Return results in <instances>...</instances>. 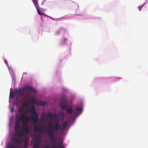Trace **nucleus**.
<instances>
[{"label":"nucleus","instance_id":"obj_24","mask_svg":"<svg viewBox=\"0 0 148 148\" xmlns=\"http://www.w3.org/2000/svg\"><path fill=\"white\" fill-rule=\"evenodd\" d=\"M53 148H57V147L55 145H53Z\"/></svg>","mask_w":148,"mask_h":148},{"label":"nucleus","instance_id":"obj_29","mask_svg":"<svg viewBox=\"0 0 148 148\" xmlns=\"http://www.w3.org/2000/svg\"><path fill=\"white\" fill-rule=\"evenodd\" d=\"M79 9H77L76 10V11H79Z\"/></svg>","mask_w":148,"mask_h":148},{"label":"nucleus","instance_id":"obj_10","mask_svg":"<svg viewBox=\"0 0 148 148\" xmlns=\"http://www.w3.org/2000/svg\"><path fill=\"white\" fill-rule=\"evenodd\" d=\"M25 116L23 114L19 115L17 119L18 121H22L23 123H25L24 119H25Z\"/></svg>","mask_w":148,"mask_h":148},{"label":"nucleus","instance_id":"obj_17","mask_svg":"<svg viewBox=\"0 0 148 148\" xmlns=\"http://www.w3.org/2000/svg\"><path fill=\"white\" fill-rule=\"evenodd\" d=\"M84 10H80V12L78 13V14H76V15H79L80 14H82V13H84Z\"/></svg>","mask_w":148,"mask_h":148},{"label":"nucleus","instance_id":"obj_26","mask_svg":"<svg viewBox=\"0 0 148 148\" xmlns=\"http://www.w3.org/2000/svg\"><path fill=\"white\" fill-rule=\"evenodd\" d=\"M60 32V31H58L57 32V34H58Z\"/></svg>","mask_w":148,"mask_h":148},{"label":"nucleus","instance_id":"obj_18","mask_svg":"<svg viewBox=\"0 0 148 148\" xmlns=\"http://www.w3.org/2000/svg\"><path fill=\"white\" fill-rule=\"evenodd\" d=\"M37 11L38 13L40 15H41V14H43V13H42L39 10H37Z\"/></svg>","mask_w":148,"mask_h":148},{"label":"nucleus","instance_id":"obj_16","mask_svg":"<svg viewBox=\"0 0 148 148\" xmlns=\"http://www.w3.org/2000/svg\"><path fill=\"white\" fill-rule=\"evenodd\" d=\"M24 106L21 107L20 108V110L21 112H23L24 110Z\"/></svg>","mask_w":148,"mask_h":148},{"label":"nucleus","instance_id":"obj_23","mask_svg":"<svg viewBox=\"0 0 148 148\" xmlns=\"http://www.w3.org/2000/svg\"><path fill=\"white\" fill-rule=\"evenodd\" d=\"M33 1L36 4H37L38 3L37 1L36 0H33Z\"/></svg>","mask_w":148,"mask_h":148},{"label":"nucleus","instance_id":"obj_2","mask_svg":"<svg viewBox=\"0 0 148 148\" xmlns=\"http://www.w3.org/2000/svg\"><path fill=\"white\" fill-rule=\"evenodd\" d=\"M14 91L16 95L18 97L21 96L25 97H27L28 95H29L30 91L35 92H36L35 89L29 85H26L23 87L21 89V92L20 91L19 89H18L17 88L15 89Z\"/></svg>","mask_w":148,"mask_h":148},{"label":"nucleus","instance_id":"obj_13","mask_svg":"<svg viewBox=\"0 0 148 148\" xmlns=\"http://www.w3.org/2000/svg\"><path fill=\"white\" fill-rule=\"evenodd\" d=\"M23 106H25V107H27L28 106L29 104L28 102V101H25L23 103Z\"/></svg>","mask_w":148,"mask_h":148},{"label":"nucleus","instance_id":"obj_4","mask_svg":"<svg viewBox=\"0 0 148 148\" xmlns=\"http://www.w3.org/2000/svg\"><path fill=\"white\" fill-rule=\"evenodd\" d=\"M61 101H62L60 103L59 105L61 108L62 110H66L68 113L71 114L73 111V109L70 107L67 108L68 106L66 104L67 98L65 97H64L62 99Z\"/></svg>","mask_w":148,"mask_h":148},{"label":"nucleus","instance_id":"obj_9","mask_svg":"<svg viewBox=\"0 0 148 148\" xmlns=\"http://www.w3.org/2000/svg\"><path fill=\"white\" fill-rule=\"evenodd\" d=\"M46 116L49 118L56 119L58 117V115L56 113L54 114L48 113L46 114Z\"/></svg>","mask_w":148,"mask_h":148},{"label":"nucleus","instance_id":"obj_27","mask_svg":"<svg viewBox=\"0 0 148 148\" xmlns=\"http://www.w3.org/2000/svg\"><path fill=\"white\" fill-rule=\"evenodd\" d=\"M5 62L6 63L8 64V63H7V62L5 60Z\"/></svg>","mask_w":148,"mask_h":148},{"label":"nucleus","instance_id":"obj_31","mask_svg":"<svg viewBox=\"0 0 148 148\" xmlns=\"http://www.w3.org/2000/svg\"><path fill=\"white\" fill-rule=\"evenodd\" d=\"M143 5H142V6L141 7V8H142V7H143Z\"/></svg>","mask_w":148,"mask_h":148},{"label":"nucleus","instance_id":"obj_20","mask_svg":"<svg viewBox=\"0 0 148 148\" xmlns=\"http://www.w3.org/2000/svg\"><path fill=\"white\" fill-rule=\"evenodd\" d=\"M36 145H34L33 148H39V146Z\"/></svg>","mask_w":148,"mask_h":148},{"label":"nucleus","instance_id":"obj_15","mask_svg":"<svg viewBox=\"0 0 148 148\" xmlns=\"http://www.w3.org/2000/svg\"><path fill=\"white\" fill-rule=\"evenodd\" d=\"M76 110H77L79 112H81L82 110V108L81 107H77L76 108Z\"/></svg>","mask_w":148,"mask_h":148},{"label":"nucleus","instance_id":"obj_7","mask_svg":"<svg viewBox=\"0 0 148 148\" xmlns=\"http://www.w3.org/2000/svg\"><path fill=\"white\" fill-rule=\"evenodd\" d=\"M11 140L12 141L15 142L16 144L15 145L9 144L8 145V148H18L19 147L18 144L21 143V140H20L16 137H14L12 138Z\"/></svg>","mask_w":148,"mask_h":148},{"label":"nucleus","instance_id":"obj_19","mask_svg":"<svg viewBox=\"0 0 148 148\" xmlns=\"http://www.w3.org/2000/svg\"><path fill=\"white\" fill-rule=\"evenodd\" d=\"M60 116H62L63 117L64 116V113L63 112H60L59 113Z\"/></svg>","mask_w":148,"mask_h":148},{"label":"nucleus","instance_id":"obj_22","mask_svg":"<svg viewBox=\"0 0 148 148\" xmlns=\"http://www.w3.org/2000/svg\"><path fill=\"white\" fill-rule=\"evenodd\" d=\"M14 108H12L11 109V111L12 112H13L14 111Z\"/></svg>","mask_w":148,"mask_h":148},{"label":"nucleus","instance_id":"obj_21","mask_svg":"<svg viewBox=\"0 0 148 148\" xmlns=\"http://www.w3.org/2000/svg\"><path fill=\"white\" fill-rule=\"evenodd\" d=\"M43 127H40L39 133H40L41 132L43 131Z\"/></svg>","mask_w":148,"mask_h":148},{"label":"nucleus","instance_id":"obj_1","mask_svg":"<svg viewBox=\"0 0 148 148\" xmlns=\"http://www.w3.org/2000/svg\"><path fill=\"white\" fill-rule=\"evenodd\" d=\"M68 123L65 122L63 124V127H61L58 121L56 122L54 125H53L52 123H49V128L46 130L47 131L49 136V139L51 141L52 143H53L56 141L55 138L54 136V133L55 132H58L60 130H64L68 125Z\"/></svg>","mask_w":148,"mask_h":148},{"label":"nucleus","instance_id":"obj_3","mask_svg":"<svg viewBox=\"0 0 148 148\" xmlns=\"http://www.w3.org/2000/svg\"><path fill=\"white\" fill-rule=\"evenodd\" d=\"M29 112H31V115L30 117V119L31 121L33 123L34 129L35 132H39L40 127H38L37 124L38 123V114L35 110V108L33 106L29 108Z\"/></svg>","mask_w":148,"mask_h":148},{"label":"nucleus","instance_id":"obj_11","mask_svg":"<svg viewBox=\"0 0 148 148\" xmlns=\"http://www.w3.org/2000/svg\"><path fill=\"white\" fill-rule=\"evenodd\" d=\"M28 141L25 140L24 142V148H27L28 147Z\"/></svg>","mask_w":148,"mask_h":148},{"label":"nucleus","instance_id":"obj_25","mask_svg":"<svg viewBox=\"0 0 148 148\" xmlns=\"http://www.w3.org/2000/svg\"><path fill=\"white\" fill-rule=\"evenodd\" d=\"M15 105L16 106H18V103L17 102H16V103H15Z\"/></svg>","mask_w":148,"mask_h":148},{"label":"nucleus","instance_id":"obj_12","mask_svg":"<svg viewBox=\"0 0 148 148\" xmlns=\"http://www.w3.org/2000/svg\"><path fill=\"white\" fill-rule=\"evenodd\" d=\"M10 98L13 99L14 97V92H10Z\"/></svg>","mask_w":148,"mask_h":148},{"label":"nucleus","instance_id":"obj_5","mask_svg":"<svg viewBox=\"0 0 148 148\" xmlns=\"http://www.w3.org/2000/svg\"><path fill=\"white\" fill-rule=\"evenodd\" d=\"M16 121L15 123V135L18 136H21L24 135V133H25L23 131V129L21 128V132H19V129L20 128V122L17 119V117L16 118Z\"/></svg>","mask_w":148,"mask_h":148},{"label":"nucleus","instance_id":"obj_14","mask_svg":"<svg viewBox=\"0 0 148 148\" xmlns=\"http://www.w3.org/2000/svg\"><path fill=\"white\" fill-rule=\"evenodd\" d=\"M34 145H36L39 146V143L38 139L36 140L35 143Z\"/></svg>","mask_w":148,"mask_h":148},{"label":"nucleus","instance_id":"obj_28","mask_svg":"<svg viewBox=\"0 0 148 148\" xmlns=\"http://www.w3.org/2000/svg\"><path fill=\"white\" fill-rule=\"evenodd\" d=\"M138 8H139V11H140V7H139H139H138Z\"/></svg>","mask_w":148,"mask_h":148},{"label":"nucleus","instance_id":"obj_8","mask_svg":"<svg viewBox=\"0 0 148 148\" xmlns=\"http://www.w3.org/2000/svg\"><path fill=\"white\" fill-rule=\"evenodd\" d=\"M30 103H31L32 104L36 103L39 105H41L42 106H46L47 104V103L45 102L41 101H38L34 99H32L31 101L30 102Z\"/></svg>","mask_w":148,"mask_h":148},{"label":"nucleus","instance_id":"obj_6","mask_svg":"<svg viewBox=\"0 0 148 148\" xmlns=\"http://www.w3.org/2000/svg\"><path fill=\"white\" fill-rule=\"evenodd\" d=\"M30 121L29 118L27 116H25V119H24L25 123H23V131L26 134L28 133L30 131V128L28 125V123Z\"/></svg>","mask_w":148,"mask_h":148},{"label":"nucleus","instance_id":"obj_30","mask_svg":"<svg viewBox=\"0 0 148 148\" xmlns=\"http://www.w3.org/2000/svg\"><path fill=\"white\" fill-rule=\"evenodd\" d=\"M59 147H60V145H59Z\"/></svg>","mask_w":148,"mask_h":148}]
</instances>
